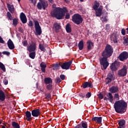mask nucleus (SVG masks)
Masks as SVG:
<instances>
[{
  "instance_id": "12",
  "label": "nucleus",
  "mask_w": 128,
  "mask_h": 128,
  "mask_svg": "<svg viewBox=\"0 0 128 128\" xmlns=\"http://www.w3.org/2000/svg\"><path fill=\"white\" fill-rule=\"evenodd\" d=\"M102 6H100L98 8L94 10H96V16H100L102 14Z\"/></svg>"
},
{
  "instance_id": "16",
  "label": "nucleus",
  "mask_w": 128,
  "mask_h": 128,
  "mask_svg": "<svg viewBox=\"0 0 128 128\" xmlns=\"http://www.w3.org/2000/svg\"><path fill=\"white\" fill-rule=\"evenodd\" d=\"M20 18L22 24H26L27 19L26 14L24 12H22L20 15Z\"/></svg>"
},
{
  "instance_id": "4",
  "label": "nucleus",
  "mask_w": 128,
  "mask_h": 128,
  "mask_svg": "<svg viewBox=\"0 0 128 128\" xmlns=\"http://www.w3.org/2000/svg\"><path fill=\"white\" fill-rule=\"evenodd\" d=\"M82 18L79 14H74L72 17V21L76 24H80L82 22Z\"/></svg>"
},
{
  "instance_id": "8",
  "label": "nucleus",
  "mask_w": 128,
  "mask_h": 128,
  "mask_svg": "<svg viewBox=\"0 0 128 128\" xmlns=\"http://www.w3.org/2000/svg\"><path fill=\"white\" fill-rule=\"evenodd\" d=\"M128 74V68H126V66L124 65L122 69L118 71V76H126Z\"/></svg>"
},
{
  "instance_id": "15",
  "label": "nucleus",
  "mask_w": 128,
  "mask_h": 128,
  "mask_svg": "<svg viewBox=\"0 0 128 128\" xmlns=\"http://www.w3.org/2000/svg\"><path fill=\"white\" fill-rule=\"evenodd\" d=\"M110 40L114 44H118V34H112L110 36Z\"/></svg>"
},
{
  "instance_id": "26",
  "label": "nucleus",
  "mask_w": 128,
  "mask_h": 128,
  "mask_svg": "<svg viewBox=\"0 0 128 128\" xmlns=\"http://www.w3.org/2000/svg\"><path fill=\"white\" fill-rule=\"evenodd\" d=\"M76 128H88V123L84 122H82L81 126L78 125Z\"/></svg>"
},
{
  "instance_id": "25",
  "label": "nucleus",
  "mask_w": 128,
  "mask_h": 128,
  "mask_svg": "<svg viewBox=\"0 0 128 128\" xmlns=\"http://www.w3.org/2000/svg\"><path fill=\"white\" fill-rule=\"evenodd\" d=\"M106 96L108 98V100H110V102H112L114 100V96H112V94L110 92H108L106 94Z\"/></svg>"
},
{
  "instance_id": "46",
  "label": "nucleus",
  "mask_w": 128,
  "mask_h": 128,
  "mask_svg": "<svg viewBox=\"0 0 128 128\" xmlns=\"http://www.w3.org/2000/svg\"><path fill=\"white\" fill-rule=\"evenodd\" d=\"M60 69V66H58V64H56L54 66L53 70H59Z\"/></svg>"
},
{
  "instance_id": "54",
  "label": "nucleus",
  "mask_w": 128,
  "mask_h": 128,
  "mask_svg": "<svg viewBox=\"0 0 128 128\" xmlns=\"http://www.w3.org/2000/svg\"><path fill=\"white\" fill-rule=\"evenodd\" d=\"M65 18L67 20H68V18H70V14L66 13V16H65Z\"/></svg>"
},
{
  "instance_id": "14",
  "label": "nucleus",
  "mask_w": 128,
  "mask_h": 128,
  "mask_svg": "<svg viewBox=\"0 0 128 128\" xmlns=\"http://www.w3.org/2000/svg\"><path fill=\"white\" fill-rule=\"evenodd\" d=\"M7 8L11 14H14V12H16V8H14V6L12 4L8 3Z\"/></svg>"
},
{
  "instance_id": "58",
  "label": "nucleus",
  "mask_w": 128,
  "mask_h": 128,
  "mask_svg": "<svg viewBox=\"0 0 128 128\" xmlns=\"http://www.w3.org/2000/svg\"><path fill=\"white\" fill-rule=\"evenodd\" d=\"M106 30H108L110 28V26H108V24H106Z\"/></svg>"
},
{
  "instance_id": "42",
  "label": "nucleus",
  "mask_w": 128,
  "mask_h": 128,
  "mask_svg": "<svg viewBox=\"0 0 128 128\" xmlns=\"http://www.w3.org/2000/svg\"><path fill=\"white\" fill-rule=\"evenodd\" d=\"M22 44L24 46H28V41L27 40L23 41L22 42Z\"/></svg>"
},
{
  "instance_id": "50",
  "label": "nucleus",
  "mask_w": 128,
  "mask_h": 128,
  "mask_svg": "<svg viewBox=\"0 0 128 128\" xmlns=\"http://www.w3.org/2000/svg\"><path fill=\"white\" fill-rule=\"evenodd\" d=\"M121 32L122 36H126V30L124 28L122 30Z\"/></svg>"
},
{
  "instance_id": "36",
  "label": "nucleus",
  "mask_w": 128,
  "mask_h": 128,
  "mask_svg": "<svg viewBox=\"0 0 128 128\" xmlns=\"http://www.w3.org/2000/svg\"><path fill=\"white\" fill-rule=\"evenodd\" d=\"M39 48L40 50L42 52H46V48H44V46L42 44H40Z\"/></svg>"
},
{
  "instance_id": "10",
  "label": "nucleus",
  "mask_w": 128,
  "mask_h": 128,
  "mask_svg": "<svg viewBox=\"0 0 128 128\" xmlns=\"http://www.w3.org/2000/svg\"><path fill=\"white\" fill-rule=\"evenodd\" d=\"M128 58V53L126 52H122L118 56V58L122 62L126 60Z\"/></svg>"
},
{
  "instance_id": "24",
  "label": "nucleus",
  "mask_w": 128,
  "mask_h": 128,
  "mask_svg": "<svg viewBox=\"0 0 128 128\" xmlns=\"http://www.w3.org/2000/svg\"><path fill=\"white\" fill-rule=\"evenodd\" d=\"M92 86V84L90 82H85L84 84H83V88H91V86Z\"/></svg>"
},
{
  "instance_id": "33",
  "label": "nucleus",
  "mask_w": 128,
  "mask_h": 128,
  "mask_svg": "<svg viewBox=\"0 0 128 128\" xmlns=\"http://www.w3.org/2000/svg\"><path fill=\"white\" fill-rule=\"evenodd\" d=\"M54 28L55 30H58L60 28V24L58 23H56L54 24Z\"/></svg>"
},
{
  "instance_id": "53",
  "label": "nucleus",
  "mask_w": 128,
  "mask_h": 128,
  "mask_svg": "<svg viewBox=\"0 0 128 128\" xmlns=\"http://www.w3.org/2000/svg\"><path fill=\"white\" fill-rule=\"evenodd\" d=\"M4 84H5L6 86V84H8V80H4L3 82Z\"/></svg>"
},
{
  "instance_id": "35",
  "label": "nucleus",
  "mask_w": 128,
  "mask_h": 128,
  "mask_svg": "<svg viewBox=\"0 0 128 128\" xmlns=\"http://www.w3.org/2000/svg\"><path fill=\"white\" fill-rule=\"evenodd\" d=\"M12 126L14 128H20V125L16 122H12Z\"/></svg>"
},
{
  "instance_id": "11",
  "label": "nucleus",
  "mask_w": 128,
  "mask_h": 128,
  "mask_svg": "<svg viewBox=\"0 0 128 128\" xmlns=\"http://www.w3.org/2000/svg\"><path fill=\"white\" fill-rule=\"evenodd\" d=\"M114 80V72L112 74L110 73L108 74L107 78H106V84H110L112 80Z\"/></svg>"
},
{
  "instance_id": "40",
  "label": "nucleus",
  "mask_w": 128,
  "mask_h": 128,
  "mask_svg": "<svg viewBox=\"0 0 128 128\" xmlns=\"http://www.w3.org/2000/svg\"><path fill=\"white\" fill-rule=\"evenodd\" d=\"M32 114L33 116H38L40 114V112H32Z\"/></svg>"
},
{
  "instance_id": "64",
  "label": "nucleus",
  "mask_w": 128,
  "mask_h": 128,
  "mask_svg": "<svg viewBox=\"0 0 128 128\" xmlns=\"http://www.w3.org/2000/svg\"><path fill=\"white\" fill-rule=\"evenodd\" d=\"M2 128H6V126H2Z\"/></svg>"
},
{
  "instance_id": "28",
  "label": "nucleus",
  "mask_w": 128,
  "mask_h": 128,
  "mask_svg": "<svg viewBox=\"0 0 128 128\" xmlns=\"http://www.w3.org/2000/svg\"><path fill=\"white\" fill-rule=\"evenodd\" d=\"M78 48L80 50H84V40H81L78 44Z\"/></svg>"
},
{
  "instance_id": "34",
  "label": "nucleus",
  "mask_w": 128,
  "mask_h": 128,
  "mask_svg": "<svg viewBox=\"0 0 128 128\" xmlns=\"http://www.w3.org/2000/svg\"><path fill=\"white\" fill-rule=\"evenodd\" d=\"M98 6H100V3L96 1L94 3V5L93 6V8L94 10H96L98 9Z\"/></svg>"
},
{
  "instance_id": "6",
  "label": "nucleus",
  "mask_w": 128,
  "mask_h": 128,
  "mask_svg": "<svg viewBox=\"0 0 128 128\" xmlns=\"http://www.w3.org/2000/svg\"><path fill=\"white\" fill-rule=\"evenodd\" d=\"M34 26L36 30V36H40L42 34V28L40 26V23L38 21H34Z\"/></svg>"
},
{
  "instance_id": "37",
  "label": "nucleus",
  "mask_w": 128,
  "mask_h": 128,
  "mask_svg": "<svg viewBox=\"0 0 128 128\" xmlns=\"http://www.w3.org/2000/svg\"><path fill=\"white\" fill-rule=\"evenodd\" d=\"M0 68L3 70V72H6V67L2 63L0 62Z\"/></svg>"
},
{
  "instance_id": "56",
  "label": "nucleus",
  "mask_w": 128,
  "mask_h": 128,
  "mask_svg": "<svg viewBox=\"0 0 128 128\" xmlns=\"http://www.w3.org/2000/svg\"><path fill=\"white\" fill-rule=\"evenodd\" d=\"M0 44H4V41L0 36Z\"/></svg>"
},
{
  "instance_id": "59",
  "label": "nucleus",
  "mask_w": 128,
  "mask_h": 128,
  "mask_svg": "<svg viewBox=\"0 0 128 128\" xmlns=\"http://www.w3.org/2000/svg\"><path fill=\"white\" fill-rule=\"evenodd\" d=\"M50 4H54V0H48Z\"/></svg>"
},
{
  "instance_id": "30",
  "label": "nucleus",
  "mask_w": 128,
  "mask_h": 128,
  "mask_svg": "<svg viewBox=\"0 0 128 128\" xmlns=\"http://www.w3.org/2000/svg\"><path fill=\"white\" fill-rule=\"evenodd\" d=\"M18 19L15 18L12 20V24L14 26H18Z\"/></svg>"
},
{
  "instance_id": "44",
  "label": "nucleus",
  "mask_w": 128,
  "mask_h": 128,
  "mask_svg": "<svg viewBox=\"0 0 128 128\" xmlns=\"http://www.w3.org/2000/svg\"><path fill=\"white\" fill-rule=\"evenodd\" d=\"M50 94H47L46 95V98L47 100H50Z\"/></svg>"
},
{
  "instance_id": "60",
  "label": "nucleus",
  "mask_w": 128,
  "mask_h": 128,
  "mask_svg": "<svg viewBox=\"0 0 128 128\" xmlns=\"http://www.w3.org/2000/svg\"><path fill=\"white\" fill-rule=\"evenodd\" d=\"M66 2H70V0H64Z\"/></svg>"
},
{
  "instance_id": "21",
  "label": "nucleus",
  "mask_w": 128,
  "mask_h": 128,
  "mask_svg": "<svg viewBox=\"0 0 128 128\" xmlns=\"http://www.w3.org/2000/svg\"><path fill=\"white\" fill-rule=\"evenodd\" d=\"M44 83L45 84H52V80L50 78H46L44 79Z\"/></svg>"
},
{
  "instance_id": "19",
  "label": "nucleus",
  "mask_w": 128,
  "mask_h": 128,
  "mask_svg": "<svg viewBox=\"0 0 128 128\" xmlns=\"http://www.w3.org/2000/svg\"><path fill=\"white\" fill-rule=\"evenodd\" d=\"M8 48L10 50H14V42H12V41L10 39L8 42Z\"/></svg>"
},
{
  "instance_id": "51",
  "label": "nucleus",
  "mask_w": 128,
  "mask_h": 128,
  "mask_svg": "<svg viewBox=\"0 0 128 128\" xmlns=\"http://www.w3.org/2000/svg\"><path fill=\"white\" fill-rule=\"evenodd\" d=\"M98 96L99 98H100L101 100H102V98H104V95H102V94H101V93L98 94Z\"/></svg>"
},
{
  "instance_id": "7",
  "label": "nucleus",
  "mask_w": 128,
  "mask_h": 128,
  "mask_svg": "<svg viewBox=\"0 0 128 128\" xmlns=\"http://www.w3.org/2000/svg\"><path fill=\"white\" fill-rule=\"evenodd\" d=\"M48 6V3L46 1H42L38 2L37 4V7L38 10H46Z\"/></svg>"
},
{
  "instance_id": "61",
  "label": "nucleus",
  "mask_w": 128,
  "mask_h": 128,
  "mask_svg": "<svg viewBox=\"0 0 128 128\" xmlns=\"http://www.w3.org/2000/svg\"><path fill=\"white\" fill-rule=\"evenodd\" d=\"M108 97H105L104 98V100H108Z\"/></svg>"
},
{
  "instance_id": "62",
  "label": "nucleus",
  "mask_w": 128,
  "mask_h": 128,
  "mask_svg": "<svg viewBox=\"0 0 128 128\" xmlns=\"http://www.w3.org/2000/svg\"><path fill=\"white\" fill-rule=\"evenodd\" d=\"M29 1H30L32 4L34 2V0H29Z\"/></svg>"
},
{
  "instance_id": "9",
  "label": "nucleus",
  "mask_w": 128,
  "mask_h": 128,
  "mask_svg": "<svg viewBox=\"0 0 128 128\" xmlns=\"http://www.w3.org/2000/svg\"><path fill=\"white\" fill-rule=\"evenodd\" d=\"M72 63V60L68 62H65L62 64L61 68H62V70H69Z\"/></svg>"
},
{
  "instance_id": "31",
  "label": "nucleus",
  "mask_w": 128,
  "mask_h": 128,
  "mask_svg": "<svg viewBox=\"0 0 128 128\" xmlns=\"http://www.w3.org/2000/svg\"><path fill=\"white\" fill-rule=\"evenodd\" d=\"M66 30L67 32H72V28H70V24H67L66 26Z\"/></svg>"
},
{
  "instance_id": "2",
  "label": "nucleus",
  "mask_w": 128,
  "mask_h": 128,
  "mask_svg": "<svg viewBox=\"0 0 128 128\" xmlns=\"http://www.w3.org/2000/svg\"><path fill=\"white\" fill-rule=\"evenodd\" d=\"M66 12H68L66 8L64 7L63 8H57L51 12L50 14L52 16L56 18L57 20H62Z\"/></svg>"
},
{
  "instance_id": "39",
  "label": "nucleus",
  "mask_w": 128,
  "mask_h": 128,
  "mask_svg": "<svg viewBox=\"0 0 128 128\" xmlns=\"http://www.w3.org/2000/svg\"><path fill=\"white\" fill-rule=\"evenodd\" d=\"M46 88L49 90H52V84H50L46 86Z\"/></svg>"
},
{
  "instance_id": "32",
  "label": "nucleus",
  "mask_w": 128,
  "mask_h": 128,
  "mask_svg": "<svg viewBox=\"0 0 128 128\" xmlns=\"http://www.w3.org/2000/svg\"><path fill=\"white\" fill-rule=\"evenodd\" d=\"M29 56L30 58L34 60V58H36V52L34 51L30 53Z\"/></svg>"
},
{
  "instance_id": "55",
  "label": "nucleus",
  "mask_w": 128,
  "mask_h": 128,
  "mask_svg": "<svg viewBox=\"0 0 128 128\" xmlns=\"http://www.w3.org/2000/svg\"><path fill=\"white\" fill-rule=\"evenodd\" d=\"M79 96H80V98H84V96H86V95L82 93H80L79 94Z\"/></svg>"
},
{
  "instance_id": "49",
  "label": "nucleus",
  "mask_w": 128,
  "mask_h": 128,
  "mask_svg": "<svg viewBox=\"0 0 128 128\" xmlns=\"http://www.w3.org/2000/svg\"><path fill=\"white\" fill-rule=\"evenodd\" d=\"M86 98H90V96H92V93L88 92L86 94Z\"/></svg>"
},
{
  "instance_id": "3",
  "label": "nucleus",
  "mask_w": 128,
  "mask_h": 128,
  "mask_svg": "<svg viewBox=\"0 0 128 128\" xmlns=\"http://www.w3.org/2000/svg\"><path fill=\"white\" fill-rule=\"evenodd\" d=\"M114 108L116 112H126L128 104L124 100H119L114 104Z\"/></svg>"
},
{
  "instance_id": "23",
  "label": "nucleus",
  "mask_w": 128,
  "mask_h": 128,
  "mask_svg": "<svg viewBox=\"0 0 128 128\" xmlns=\"http://www.w3.org/2000/svg\"><path fill=\"white\" fill-rule=\"evenodd\" d=\"M40 68H42L41 70L42 72H46V64L44 62H42L40 64Z\"/></svg>"
},
{
  "instance_id": "17",
  "label": "nucleus",
  "mask_w": 128,
  "mask_h": 128,
  "mask_svg": "<svg viewBox=\"0 0 128 128\" xmlns=\"http://www.w3.org/2000/svg\"><path fill=\"white\" fill-rule=\"evenodd\" d=\"M110 68L112 72L118 70V63L116 62H114L112 63Z\"/></svg>"
},
{
  "instance_id": "1",
  "label": "nucleus",
  "mask_w": 128,
  "mask_h": 128,
  "mask_svg": "<svg viewBox=\"0 0 128 128\" xmlns=\"http://www.w3.org/2000/svg\"><path fill=\"white\" fill-rule=\"evenodd\" d=\"M114 52V49L110 45H106L104 51L102 53V56L104 58L100 60V63L103 66L104 70H106V68L108 66V58L112 56Z\"/></svg>"
},
{
  "instance_id": "18",
  "label": "nucleus",
  "mask_w": 128,
  "mask_h": 128,
  "mask_svg": "<svg viewBox=\"0 0 128 128\" xmlns=\"http://www.w3.org/2000/svg\"><path fill=\"white\" fill-rule=\"evenodd\" d=\"M86 44L88 50H92V48H94V43H92L90 40H88Z\"/></svg>"
},
{
  "instance_id": "22",
  "label": "nucleus",
  "mask_w": 128,
  "mask_h": 128,
  "mask_svg": "<svg viewBox=\"0 0 128 128\" xmlns=\"http://www.w3.org/2000/svg\"><path fill=\"white\" fill-rule=\"evenodd\" d=\"M118 124H119V126L122 128H126V122L124 120H121L119 121Z\"/></svg>"
},
{
  "instance_id": "47",
  "label": "nucleus",
  "mask_w": 128,
  "mask_h": 128,
  "mask_svg": "<svg viewBox=\"0 0 128 128\" xmlns=\"http://www.w3.org/2000/svg\"><path fill=\"white\" fill-rule=\"evenodd\" d=\"M3 54H6V56H10V53L8 52L4 51L2 52Z\"/></svg>"
},
{
  "instance_id": "52",
  "label": "nucleus",
  "mask_w": 128,
  "mask_h": 128,
  "mask_svg": "<svg viewBox=\"0 0 128 128\" xmlns=\"http://www.w3.org/2000/svg\"><path fill=\"white\" fill-rule=\"evenodd\" d=\"M60 78L61 80H64L66 78V76H64V74H62L60 76Z\"/></svg>"
},
{
  "instance_id": "43",
  "label": "nucleus",
  "mask_w": 128,
  "mask_h": 128,
  "mask_svg": "<svg viewBox=\"0 0 128 128\" xmlns=\"http://www.w3.org/2000/svg\"><path fill=\"white\" fill-rule=\"evenodd\" d=\"M28 26H30V28H32V26H34V23L32 22V20L29 21Z\"/></svg>"
},
{
  "instance_id": "48",
  "label": "nucleus",
  "mask_w": 128,
  "mask_h": 128,
  "mask_svg": "<svg viewBox=\"0 0 128 128\" xmlns=\"http://www.w3.org/2000/svg\"><path fill=\"white\" fill-rule=\"evenodd\" d=\"M32 112H40V109L39 108H36L32 110Z\"/></svg>"
},
{
  "instance_id": "38",
  "label": "nucleus",
  "mask_w": 128,
  "mask_h": 128,
  "mask_svg": "<svg viewBox=\"0 0 128 128\" xmlns=\"http://www.w3.org/2000/svg\"><path fill=\"white\" fill-rule=\"evenodd\" d=\"M7 16L10 20H12V16L10 12H7Z\"/></svg>"
},
{
  "instance_id": "41",
  "label": "nucleus",
  "mask_w": 128,
  "mask_h": 128,
  "mask_svg": "<svg viewBox=\"0 0 128 128\" xmlns=\"http://www.w3.org/2000/svg\"><path fill=\"white\" fill-rule=\"evenodd\" d=\"M124 46H128V38H126L124 40Z\"/></svg>"
},
{
  "instance_id": "20",
  "label": "nucleus",
  "mask_w": 128,
  "mask_h": 128,
  "mask_svg": "<svg viewBox=\"0 0 128 128\" xmlns=\"http://www.w3.org/2000/svg\"><path fill=\"white\" fill-rule=\"evenodd\" d=\"M4 100H6V94L4 91L0 90V100L4 102Z\"/></svg>"
},
{
  "instance_id": "45",
  "label": "nucleus",
  "mask_w": 128,
  "mask_h": 128,
  "mask_svg": "<svg viewBox=\"0 0 128 128\" xmlns=\"http://www.w3.org/2000/svg\"><path fill=\"white\" fill-rule=\"evenodd\" d=\"M55 82L58 84H60V82H62V80H60V78H58L55 80Z\"/></svg>"
},
{
  "instance_id": "63",
  "label": "nucleus",
  "mask_w": 128,
  "mask_h": 128,
  "mask_svg": "<svg viewBox=\"0 0 128 128\" xmlns=\"http://www.w3.org/2000/svg\"><path fill=\"white\" fill-rule=\"evenodd\" d=\"M126 30L127 33L128 34V28H126Z\"/></svg>"
},
{
  "instance_id": "29",
  "label": "nucleus",
  "mask_w": 128,
  "mask_h": 128,
  "mask_svg": "<svg viewBox=\"0 0 128 128\" xmlns=\"http://www.w3.org/2000/svg\"><path fill=\"white\" fill-rule=\"evenodd\" d=\"M26 120L28 122H30L32 120V114L30 112H26Z\"/></svg>"
},
{
  "instance_id": "13",
  "label": "nucleus",
  "mask_w": 128,
  "mask_h": 128,
  "mask_svg": "<svg viewBox=\"0 0 128 128\" xmlns=\"http://www.w3.org/2000/svg\"><path fill=\"white\" fill-rule=\"evenodd\" d=\"M109 90L111 94H116V92H118L120 90L118 89V86H112L110 88Z\"/></svg>"
},
{
  "instance_id": "27",
  "label": "nucleus",
  "mask_w": 128,
  "mask_h": 128,
  "mask_svg": "<svg viewBox=\"0 0 128 128\" xmlns=\"http://www.w3.org/2000/svg\"><path fill=\"white\" fill-rule=\"evenodd\" d=\"M92 120L96 122L98 124L102 122V117H94L92 118Z\"/></svg>"
},
{
  "instance_id": "5",
  "label": "nucleus",
  "mask_w": 128,
  "mask_h": 128,
  "mask_svg": "<svg viewBox=\"0 0 128 128\" xmlns=\"http://www.w3.org/2000/svg\"><path fill=\"white\" fill-rule=\"evenodd\" d=\"M36 50V44L34 42L32 41L30 43L28 44L27 46V50H28L29 52H34Z\"/></svg>"
},
{
  "instance_id": "57",
  "label": "nucleus",
  "mask_w": 128,
  "mask_h": 128,
  "mask_svg": "<svg viewBox=\"0 0 128 128\" xmlns=\"http://www.w3.org/2000/svg\"><path fill=\"white\" fill-rule=\"evenodd\" d=\"M118 96H119L118 94H114V97L116 98H118Z\"/></svg>"
}]
</instances>
